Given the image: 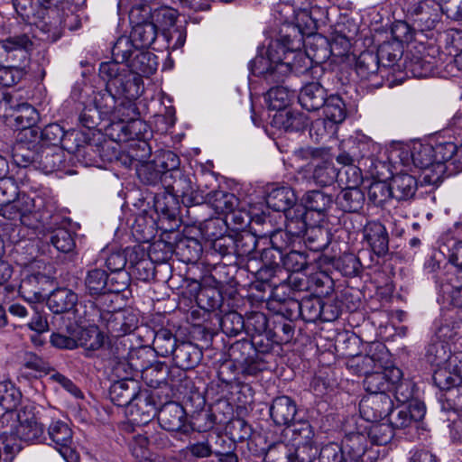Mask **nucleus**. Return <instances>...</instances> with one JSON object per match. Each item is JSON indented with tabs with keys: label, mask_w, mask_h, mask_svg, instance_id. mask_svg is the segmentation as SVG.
<instances>
[{
	"label": "nucleus",
	"mask_w": 462,
	"mask_h": 462,
	"mask_svg": "<svg viewBox=\"0 0 462 462\" xmlns=\"http://www.w3.org/2000/svg\"><path fill=\"white\" fill-rule=\"evenodd\" d=\"M179 342L171 329L162 328L154 332L152 348L157 356L167 357L171 356Z\"/></svg>",
	"instance_id": "864d4df0"
},
{
	"label": "nucleus",
	"mask_w": 462,
	"mask_h": 462,
	"mask_svg": "<svg viewBox=\"0 0 462 462\" xmlns=\"http://www.w3.org/2000/svg\"><path fill=\"white\" fill-rule=\"evenodd\" d=\"M157 31L158 28L152 21L151 23H143V24L134 25L130 37L135 44V49L149 48L156 40Z\"/></svg>",
	"instance_id": "4d7b16f0"
},
{
	"label": "nucleus",
	"mask_w": 462,
	"mask_h": 462,
	"mask_svg": "<svg viewBox=\"0 0 462 462\" xmlns=\"http://www.w3.org/2000/svg\"><path fill=\"white\" fill-rule=\"evenodd\" d=\"M411 157L414 167L435 174V163L437 162L433 144H415L411 152Z\"/></svg>",
	"instance_id": "de8ad7c7"
},
{
	"label": "nucleus",
	"mask_w": 462,
	"mask_h": 462,
	"mask_svg": "<svg viewBox=\"0 0 462 462\" xmlns=\"http://www.w3.org/2000/svg\"><path fill=\"white\" fill-rule=\"evenodd\" d=\"M240 387L241 386L232 383L226 384L218 379L212 381L208 385V395L216 398L217 403L214 406L215 411H217L223 408V414L226 420H230L233 416V406L228 402V399L233 393V390Z\"/></svg>",
	"instance_id": "c756f323"
},
{
	"label": "nucleus",
	"mask_w": 462,
	"mask_h": 462,
	"mask_svg": "<svg viewBox=\"0 0 462 462\" xmlns=\"http://www.w3.org/2000/svg\"><path fill=\"white\" fill-rule=\"evenodd\" d=\"M204 204L210 205L217 212L227 216L239 206V199L226 190H212L204 195Z\"/></svg>",
	"instance_id": "f704fd0d"
},
{
	"label": "nucleus",
	"mask_w": 462,
	"mask_h": 462,
	"mask_svg": "<svg viewBox=\"0 0 462 462\" xmlns=\"http://www.w3.org/2000/svg\"><path fill=\"white\" fill-rule=\"evenodd\" d=\"M8 117L12 119V125L16 130H23V134H26L34 132L33 126L39 120V113L29 103H20L16 100Z\"/></svg>",
	"instance_id": "a878e982"
},
{
	"label": "nucleus",
	"mask_w": 462,
	"mask_h": 462,
	"mask_svg": "<svg viewBox=\"0 0 462 462\" xmlns=\"http://www.w3.org/2000/svg\"><path fill=\"white\" fill-rule=\"evenodd\" d=\"M165 180L164 188L167 189L171 196L180 198L182 203L188 208V214L195 213L197 207L204 205L205 191L196 185L195 177L179 170L174 171Z\"/></svg>",
	"instance_id": "423d86ee"
},
{
	"label": "nucleus",
	"mask_w": 462,
	"mask_h": 462,
	"mask_svg": "<svg viewBox=\"0 0 462 462\" xmlns=\"http://www.w3.org/2000/svg\"><path fill=\"white\" fill-rule=\"evenodd\" d=\"M163 369H165L166 377L158 378L154 383L157 387H160L165 399H172L177 394H185L191 384V380L186 374L188 369L179 367L178 365L168 369L163 365H158L154 368L147 369L145 375L147 376L149 371L151 374L153 372L162 373Z\"/></svg>",
	"instance_id": "1a4fd4ad"
},
{
	"label": "nucleus",
	"mask_w": 462,
	"mask_h": 462,
	"mask_svg": "<svg viewBox=\"0 0 462 462\" xmlns=\"http://www.w3.org/2000/svg\"><path fill=\"white\" fill-rule=\"evenodd\" d=\"M140 388L138 381L130 377H125L115 381L111 384L109 398L115 405L119 407L126 406L129 409Z\"/></svg>",
	"instance_id": "393cba45"
},
{
	"label": "nucleus",
	"mask_w": 462,
	"mask_h": 462,
	"mask_svg": "<svg viewBox=\"0 0 462 462\" xmlns=\"http://www.w3.org/2000/svg\"><path fill=\"white\" fill-rule=\"evenodd\" d=\"M369 439L363 423L356 424V430L345 434L341 441L343 453L348 462H372L374 451L369 448Z\"/></svg>",
	"instance_id": "9d476101"
},
{
	"label": "nucleus",
	"mask_w": 462,
	"mask_h": 462,
	"mask_svg": "<svg viewBox=\"0 0 462 462\" xmlns=\"http://www.w3.org/2000/svg\"><path fill=\"white\" fill-rule=\"evenodd\" d=\"M17 14L27 23L35 25L43 34L41 39L55 42L62 35L61 17L58 6L45 2H10ZM51 4V2H46Z\"/></svg>",
	"instance_id": "20e7f679"
},
{
	"label": "nucleus",
	"mask_w": 462,
	"mask_h": 462,
	"mask_svg": "<svg viewBox=\"0 0 462 462\" xmlns=\"http://www.w3.org/2000/svg\"><path fill=\"white\" fill-rule=\"evenodd\" d=\"M307 50L305 53L310 56L314 65H320L326 62L333 55L330 41L320 34H315L309 38L307 44L303 42V46Z\"/></svg>",
	"instance_id": "c9c22d12"
},
{
	"label": "nucleus",
	"mask_w": 462,
	"mask_h": 462,
	"mask_svg": "<svg viewBox=\"0 0 462 462\" xmlns=\"http://www.w3.org/2000/svg\"><path fill=\"white\" fill-rule=\"evenodd\" d=\"M171 356L175 365L190 370L200 363L203 353L198 345L190 341H180Z\"/></svg>",
	"instance_id": "7c9ffc66"
},
{
	"label": "nucleus",
	"mask_w": 462,
	"mask_h": 462,
	"mask_svg": "<svg viewBox=\"0 0 462 462\" xmlns=\"http://www.w3.org/2000/svg\"><path fill=\"white\" fill-rule=\"evenodd\" d=\"M179 13L176 9L169 6H161L152 10V20L156 27L164 31L169 46L173 50L181 48L187 37L186 29L182 26H174Z\"/></svg>",
	"instance_id": "ddd939ff"
},
{
	"label": "nucleus",
	"mask_w": 462,
	"mask_h": 462,
	"mask_svg": "<svg viewBox=\"0 0 462 462\" xmlns=\"http://www.w3.org/2000/svg\"><path fill=\"white\" fill-rule=\"evenodd\" d=\"M457 144L451 141H438L433 145L437 162V163H435V175H437V180L446 172L447 166L453 153L457 151Z\"/></svg>",
	"instance_id": "13d9d810"
},
{
	"label": "nucleus",
	"mask_w": 462,
	"mask_h": 462,
	"mask_svg": "<svg viewBox=\"0 0 462 462\" xmlns=\"http://www.w3.org/2000/svg\"><path fill=\"white\" fill-rule=\"evenodd\" d=\"M390 186L393 198L398 201L413 198L418 189L417 180L408 173L393 176Z\"/></svg>",
	"instance_id": "58836bf2"
},
{
	"label": "nucleus",
	"mask_w": 462,
	"mask_h": 462,
	"mask_svg": "<svg viewBox=\"0 0 462 462\" xmlns=\"http://www.w3.org/2000/svg\"><path fill=\"white\" fill-rule=\"evenodd\" d=\"M336 161L339 164H351V162L363 165L365 171L368 172L374 171V162L368 164L367 162L361 161L360 149L358 145V135L350 136L344 140L340 144V152L336 157Z\"/></svg>",
	"instance_id": "473e14b6"
},
{
	"label": "nucleus",
	"mask_w": 462,
	"mask_h": 462,
	"mask_svg": "<svg viewBox=\"0 0 462 462\" xmlns=\"http://www.w3.org/2000/svg\"><path fill=\"white\" fill-rule=\"evenodd\" d=\"M115 113L114 118L123 117L127 121V143L147 138L149 126L139 118L140 114L134 102L125 100V103H122V106L116 107Z\"/></svg>",
	"instance_id": "a211bd4d"
},
{
	"label": "nucleus",
	"mask_w": 462,
	"mask_h": 462,
	"mask_svg": "<svg viewBox=\"0 0 462 462\" xmlns=\"http://www.w3.org/2000/svg\"><path fill=\"white\" fill-rule=\"evenodd\" d=\"M21 416L15 438L25 442L44 443V426L38 421L37 417L32 411V407H23L21 409Z\"/></svg>",
	"instance_id": "4be33fe9"
},
{
	"label": "nucleus",
	"mask_w": 462,
	"mask_h": 462,
	"mask_svg": "<svg viewBox=\"0 0 462 462\" xmlns=\"http://www.w3.org/2000/svg\"><path fill=\"white\" fill-rule=\"evenodd\" d=\"M78 300V295L73 291L67 288H59L50 294L47 305L53 313L60 314L72 310Z\"/></svg>",
	"instance_id": "4c0bfd02"
},
{
	"label": "nucleus",
	"mask_w": 462,
	"mask_h": 462,
	"mask_svg": "<svg viewBox=\"0 0 462 462\" xmlns=\"http://www.w3.org/2000/svg\"><path fill=\"white\" fill-rule=\"evenodd\" d=\"M303 200L305 212L310 210L319 214H324L335 202L330 194L320 189L309 190L305 194Z\"/></svg>",
	"instance_id": "bf43d9fd"
},
{
	"label": "nucleus",
	"mask_w": 462,
	"mask_h": 462,
	"mask_svg": "<svg viewBox=\"0 0 462 462\" xmlns=\"http://www.w3.org/2000/svg\"><path fill=\"white\" fill-rule=\"evenodd\" d=\"M363 241L378 258H385L389 252V234L380 221H368L363 227Z\"/></svg>",
	"instance_id": "aec40b11"
},
{
	"label": "nucleus",
	"mask_w": 462,
	"mask_h": 462,
	"mask_svg": "<svg viewBox=\"0 0 462 462\" xmlns=\"http://www.w3.org/2000/svg\"><path fill=\"white\" fill-rule=\"evenodd\" d=\"M304 243L310 251H323L330 243V233L320 226H309L304 234Z\"/></svg>",
	"instance_id": "052dcab7"
},
{
	"label": "nucleus",
	"mask_w": 462,
	"mask_h": 462,
	"mask_svg": "<svg viewBox=\"0 0 462 462\" xmlns=\"http://www.w3.org/2000/svg\"><path fill=\"white\" fill-rule=\"evenodd\" d=\"M426 414V406L420 400L411 401L407 404H402L395 410L393 408L389 416V421L394 430H405L408 428L418 429L419 423Z\"/></svg>",
	"instance_id": "2eb2a0df"
},
{
	"label": "nucleus",
	"mask_w": 462,
	"mask_h": 462,
	"mask_svg": "<svg viewBox=\"0 0 462 462\" xmlns=\"http://www.w3.org/2000/svg\"><path fill=\"white\" fill-rule=\"evenodd\" d=\"M293 319H283L281 316H273L272 327L269 328L277 346L288 344L292 341L295 334Z\"/></svg>",
	"instance_id": "603ef678"
},
{
	"label": "nucleus",
	"mask_w": 462,
	"mask_h": 462,
	"mask_svg": "<svg viewBox=\"0 0 462 462\" xmlns=\"http://www.w3.org/2000/svg\"><path fill=\"white\" fill-rule=\"evenodd\" d=\"M462 320L453 312L443 316L436 330L435 337L439 340H451L455 338L461 330Z\"/></svg>",
	"instance_id": "0e129e2a"
},
{
	"label": "nucleus",
	"mask_w": 462,
	"mask_h": 462,
	"mask_svg": "<svg viewBox=\"0 0 462 462\" xmlns=\"http://www.w3.org/2000/svg\"><path fill=\"white\" fill-rule=\"evenodd\" d=\"M233 236H235L236 256L256 258L258 239L255 235L248 231H242Z\"/></svg>",
	"instance_id": "e2e57ef3"
},
{
	"label": "nucleus",
	"mask_w": 462,
	"mask_h": 462,
	"mask_svg": "<svg viewBox=\"0 0 462 462\" xmlns=\"http://www.w3.org/2000/svg\"><path fill=\"white\" fill-rule=\"evenodd\" d=\"M134 168L140 181L145 185L156 186L161 183L164 187L165 180L169 178L168 175L164 176L163 170L160 169L153 160L135 163Z\"/></svg>",
	"instance_id": "09e8293b"
},
{
	"label": "nucleus",
	"mask_w": 462,
	"mask_h": 462,
	"mask_svg": "<svg viewBox=\"0 0 462 462\" xmlns=\"http://www.w3.org/2000/svg\"><path fill=\"white\" fill-rule=\"evenodd\" d=\"M265 202L268 208L284 214L298 206L297 196L294 190L288 186L273 188L267 193Z\"/></svg>",
	"instance_id": "c85d7f7f"
},
{
	"label": "nucleus",
	"mask_w": 462,
	"mask_h": 462,
	"mask_svg": "<svg viewBox=\"0 0 462 462\" xmlns=\"http://www.w3.org/2000/svg\"><path fill=\"white\" fill-rule=\"evenodd\" d=\"M432 380L435 386L444 393L462 383V380L453 369L449 368L448 365L438 366L434 370Z\"/></svg>",
	"instance_id": "338daca9"
},
{
	"label": "nucleus",
	"mask_w": 462,
	"mask_h": 462,
	"mask_svg": "<svg viewBox=\"0 0 462 462\" xmlns=\"http://www.w3.org/2000/svg\"><path fill=\"white\" fill-rule=\"evenodd\" d=\"M17 196V187L11 183V193L6 199L0 198L1 215L10 220L19 219L22 223L25 222V217L31 214L34 208V203L32 199L26 195Z\"/></svg>",
	"instance_id": "dca6fc26"
},
{
	"label": "nucleus",
	"mask_w": 462,
	"mask_h": 462,
	"mask_svg": "<svg viewBox=\"0 0 462 462\" xmlns=\"http://www.w3.org/2000/svg\"><path fill=\"white\" fill-rule=\"evenodd\" d=\"M448 342L432 337L426 347L425 358L432 366L449 365L452 357Z\"/></svg>",
	"instance_id": "79ce46f5"
},
{
	"label": "nucleus",
	"mask_w": 462,
	"mask_h": 462,
	"mask_svg": "<svg viewBox=\"0 0 462 462\" xmlns=\"http://www.w3.org/2000/svg\"><path fill=\"white\" fill-rule=\"evenodd\" d=\"M76 234L68 228L58 227L51 231L50 243L59 251L64 254L72 253L76 247Z\"/></svg>",
	"instance_id": "774afa93"
},
{
	"label": "nucleus",
	"mask_w": 462,
	"mask_h": 462,
	"mask_svg": "<svg viewBox=\"0 0 462 462\" xmlns=\"http://www.w3.org/2000/svg\"><path fill=\"white\" fill-rule=\"evenodd\" d=\"M402 66L415 78H427L434 73L436 60L433 57L406 54Z\"/></svg>",
	"instance_id": "a19ab883"
},
{
	"label": "nucleus",
	"mask_w": 462,
	"mask_h": 462,
	"mask_svg": "<svg viewBox=\"0 0 462 462\" xmlns=\"http://www.w3.org/2000/svg\"><path fill=\"white\" fill-rule=\"evenodd\" d=\"M327 89L319 81L304 84L299 93L298 99L301 107L307 111H317L326 104Z\"/></svg>",
	"instance_id": "bb28decb"
},
{
	"label": "nucleus",
	"mask_w": 462,
	"mask_h": 462,
	"mask_svg": "<svg viewBox=\"0 0 462 462\" xmlns=\"http://www.w3.org/2000/svg\"><path fill=\"white\" fill-rule=\"evenodd\" d=\"M108 273L98 267L89 268L84 278L86 293L97 297L106 294Z\"/></svg>",
	"instance_id": "c03bdc74"
},
{
	"label": "nucleus",
	"mask_w": 462,
	"mask_h": 462,
	"mask_svg": "<svg viewBox=\"0 0 462 462\" xmlns=\"http://www.w3.org/2000/svg\"><path fill=\"white\" fill-rule=\"evenodd\" d=\"M303 46V34L295 25L287 27L285 33L272 41L263 54L264 47L258 48V54L249 62V69L254 76L263 77L268 83H281L288 76L287 65L281 64L286 51H293Z\"/></svg>",
	"instance_id": "f257e3e1"
},
{
	"label": "nucleus",
	"mask_w": 462,
	"mask_h": 462,
	"mask_svg": "<svg viewBox=\"0 0 462 462\" xmlns=\"http://www.w3.org/2000/svg\"><path fill=\"white\" fill-rule=\"evenodd\" d=\"M6 60L25 67L31 59L33 42L27 33L9 36L1 42Z\"/></svg>",
	"instance_id": "f3484780"
},
{
	"label": "nucleus",
	"mask_w": 462,
	"mask_h": 462,
	"mask_svg": "<svg viewBox=\"0 0 462 462\" xmlns=\"http://www.w3.org/2000/svg\"><path fill=\"white\" fill-rule=\"evenodd\" d=\"M51 365L43 357L33 352H26L21 365V374L26 378L42 377L50 373Z\"/></svg>",
	"instance_id": "37998d69"
},
{
	"label": "nucleus",
	"mask_w": 462,
	"mask_h": 462,
	"mask_svg": "<svg viewBox=\"0 0 462 462\" xmlns=\"http://www.w3.org/2000/svg\"><path fill=\"white\" fill-rule=\"evenodd\" d=\"M270 415L276 425L291 426L296 421L297 405L293 399L282 395L274 398L270 406Z\"/></svg>",
	"instance_id": "cd10ccee"
},
{
	"label": "nucleus",
	"mask_w": 462,
	"mask_h": 462,
	"mask_svg": "<svg viewBox=\"0 0 462 462\" xmlns=\"http://www.w3.org/2000/svg\"><path fill=\"white\" fill-rule=\"evenodd\" d=\"M393 402L388 393L366 394L359 402L360 416L366 422H376L390 416Z\"/></svg>",
	"instance_id": "4468645a"
},
{
	"label": "nucleus",
	"mask_w": 462,
	"mask_h": 462,
	"mask_svg": "<svg viewBox=\"0 0 462 462\" xmlns=\"http://www.w3.org/2000/svg\"><path fill=\"white\" fill-rule=\"evenodd\" d=\"M17 14L27 23L35 25L43 34L41 39L55 42L62 35L61 17L58 6L45 2H10ZM51 4V2H46Z\"/></svg>",
	"instance_id": "7ed1b4c3"
},
{
	"label": "nucleus",
	"mask_w": 462,
	"mask_h": 462,
	"mask_svg": "<svg viewBox=\"0 0 462 462\" xmlns=\"http://www.w3.org/2000/svg\"><path fill=\"white\" fill-rule=\"evenodd\" d=\"M371 423V425L363 424L370 443L381 446L390 443L394 437L395 430L389 420L387 422H380L378 420Z\"/></svg>",
	"instance_id": "3c124183"
},
{
	"label": "nucleus",
	"mask_w": 462,
	"mask_h": 462,
	"mask_svg": "<svg viewBox=\"0 0 462 462\" xmlns=\"http://www.w3.org/2000/svg\"><path fill=\"white\" fill-rule=\"evenodd\" d=\"M272 124L286 133L302 132L309 125L308 117L304 114L291 110L276 112Z\"/></svg>",
	"instance_id": "2f4dec72"
},
{
	"label": "nucleus",
	"mask_w": 462,
	"mask_h": 462,
	"mask_svg": "<svg viewBox=\"0 0 462 462\" xmlns=\"http://www.w3.org/2000/svg\"><path fill=\"white\" fill-rule=\"evenodd\" d=\"M355 69L362 81H370L372 86L381 87L383 85V68L378 57L373 51H363L356 58Z\"/></svg>",
	"instance_id": "b1692460"
},
{
	"label": "nucleus",
	"mask_w": 462,
	"mask_h": 462,
	"mask_svg": "<svg viewBox=\"0 0 462 462\" xmlns=\"http://www.w3.org/2000/svg\"><path fill=\"white\" fill-rule=\"evenodd\" d=\"M403 45L399 42H383L379 45L377 51L374 53L379 60L382 68H396L401 69L402 64L400 63L403 56Z\"/></svg>",
	"instance_id": "e433bc0d"
},
{
	"label": "nucleus",
	"mask_w": 462,
	"mask_h": 462,
	"mask_svg": "<svg viewBox=\"0 0 462 462\" xmlns=\"http://www.w3.org/2000/svg\"><path fill=\"white\" fill-rule=\"evenodd\" d=\"M284 288H277L272 291L267 298L260 297L261 300H266V307L273 312V316H281L283 319L296 320L298 319V300L284 297Z\"/></svg>",
	"instance_id": "5701e85b"
},
{
	"label": "nucleus",
	"mask_w": 462,
	"mask_h": 462,
	"mask_svg": "<svg viewBox=\"0 0 462 462\" xmlns=\"http://www.w3.org/2000/svg\"><path fill=\"white\" fill-rule=\"evenodd\" d=\"M141 50L135 49L134 56L125 65L140 77L142 75H152L156 71L158 66L156 56L149 51H143Z\"/></svg>",
	"instance_id": "49530a36"
},
{
	"label": "nucleus",
	"mask_w": 462,
	"mask_h": 462,
	"mask_svg": "<svg viewBox=\"0 0 462 462\" xmlns=\"http://www.w3.org/2000/svg\"><path fill=\"white\" fill-rule=\"evenodd\" d=\"M422 2H404V10H407V16L418 23L420 30L433 29L437 22V15L431 17L429 12L424 11Z\"/></svg>",
	"instance_id": "69168bd1"
},
{
	"label": "nucleus",
	"mask_w": 462,
	"mask_h": 462,
	"mask_svg": "<svg viewBox=\"0 0 462 462\" xmlns=\"http://www.w3.org/2000/svg\"><path fill=\"white\" fill-rule=\"evenodd\" d=\"M154 208L157 213L161 215L162 219H165L171 225L165 228V230H172L175 226H178V213L179 208L176 199L170 196H163L162 198L156 197L154 201Z\"/></svg>",
	"instance_id": "5fc2aeb1"
},
{
	"label": "nucleus",
	"mask_w": 462,
	"mask_h": 462,
	"mask_svg": "<svg viewBox=\"0 0 462 462\" xmlns=\"http://www.w3.org/2000/svg\"><path fill=\"white\" fill-rule=\"evenodd\" d=\"M305 209L301 205L289 210L285 217V230L295 239L304 236L308 229Z\"/></svg>",
	"instance_id": "6e6d98bb"
},
{
	"label": "nucleus",
	"mask_w": 462,
	"mask_h": 462,
	"mask_svg": "<svg viewBox=\"0 0 462 462\" xmlns=\"http://www.w3.org/2000/svg\"><path fill=\"white\" fill-rule=\"evenodd\" d=\"M157 416L159 424L164 430L180 432L186 436L195 430L193 424L188 420L185 409L171 399L163 402Z\"/></svg>",
	"instance_id": "f8f14e48"
},
{
	"label": "nucleus",
	"mask_w": 462,
	"mask_h": 462,
	"mask_svg": "<svg viewBox=\"0 0 462 462\" xmlns=\"http://www.w3.org/2000/svg\"><path fill=\"white\" fill-rule=\"evenodd\" d=\"M301 48L293 51H286V54L282 55L281 64L287 65L288 75L291 72L296 75L310 74L313 79H319L324 74V69L320 65H314L310 60V56L305 51H301Z\"/></svg>",
	"instance_id": "412c9836"
},
{
	"label": "nucleus",
	"mask_w": 462,
	"mask_h": 462,
	"mask_svg": "<svg viewBox=\"0 0 462 462\" xmlns=\"http://www.w3.org/2000/svg\"><path fill=\"white\" fill-rule=\"evenodd\" d=\"M271 88L264 96V100L270 110L281 112L286 110L285 108L290 104L291 97L293 92L290 91L286 87L279 85Z\"/></svg>",
	"instance_id": "680f3d73"
},
{
	"label": "nucleus",
	"mask_w": 462,
	"mask_h": 462,
	"mask_svg": "<svg viewBox=\"0 0 462 462\" xmlns=\"http://www.w3.org/2000/svg\"><path fill=\"white\" fill-rule=\"evenodd\" d=\"M365 200V193L360 188L346 187L337 194L335 203L343 212L356 213L363 208Z\"/></svg>",
	"instance_id": "72a5a7b5"
},
{
	"label": "nucleus",
	"mask_w": 462,
	"mask_h": 462,
	"mask_svg": "<svg viewBox=\"0 0 462 462\" xmlns=\"http://www.w3.org/2000/svg\"><path fill=\"white\" fill-rule=\"evenodd\" d=\"M325 118L329 122V128L341 124L346 117V107L344 100L339 95L332 94L326 98V104L321 107Z\"/></svg>",
	"instance_id": "a18cd8bd"
},
{
	"label": "nucleus",
	"mask_w": 462,
	"mask_h": 462,
	"mask_svg": "<svg viewBox=\"0 0 462 462\" xmlns=\"http://www.w3.org/2000/svg\"><path fill=\"white\" fill-rule=\"evenodd\" d=\"M165 397L160 387L151 381L150 388H140L129 408L132 420L138 424H146L157 416Z\"/></svg>",
	"instance_id": "0eeeda50"
},
{
	"label": "nucleus",
	"mask_w": 462,
	"mask_h": 462,
	"mask_svg": "<svg viewBox=\"0 0 462 462\" xmlns=\"http://www.w3.org/2000/svg\"><path fill=\"white\" fill-rule=\"evenodd\" d=\"M358 145L361 161L367 162L368 164L371 163V161L374 162L373 166H374V171L369 173L373 176H383V169L389 170V165L385 162L379 161L375 158L374 153L380 149L379 145L364 134L358 135Z\"/></svg>",
	"instance_id": "ea45409f"
},
{
	"label": "nucleus",
	"mask_w": 462,
	"mask_h": 462,
	"mask_svg": "<svg viewBox=\"0 0 462 462\" xmlns=\"http://www.w3.org/2000/svg\"><path fill=\"white\" fill-rule=\"evenodd\" d=\"M99 76L106 82V88L116 100V106H122L125 100L134 102L143 92L142 77L129 69L125 64L102 62Z\"/></svg>",
	"instance_id": "f03ea898"
},
{
	"label": "nucleus",
	"mask_w": 462,
	"mask_h": 462,
	"mask_svg": "<svg viewBox=\"0 0 462 462\" xmlns=\"http://www.w3.org/2000/svg\"><path fill=\"white\" fill-rule=\"evenodd\" d=\"M202 252V245L197 238L184 236L176 242L175 253L183 263H196L200 258Z\"/></svg>",
	"instance_id": "8fccbe9b"
},
{
	"label": "nucleus",
	"mask_w": 462,
	"mask_h": 462,
	"mask_svg": "<svg viewBox=\"0 0 462 462\" xmlns=\"http://www.w3.org/2000/svg\"><path fill=\"white\" fill-rule=\"evenodd\" d=\"M46 444L52 446L66 462H76L79 456L73 448V432L69 425L60 420H52L45 433Z\"/></svg>",
	"instance_id": "9b49d317"
},
{
	"label": "nucleus",
	"mask_w": 462,
	"mask_h": 462,
	"mask_svg": "<svg viewBox=\"0 0 462 462\" xmlns=\"http://www.w3.org/2000/svg\"><path fill=\"white\" fill-rule=\"evenodd\" d=\"M93 103L86 106L79 116V124L89 130L99 127L108 116L114 117L117 107L115 97L106 90L94 92Z\"/></svg>",
	"instance_id": "6e6552de"
},
{
	"label": "nucleus",
	"mask_w": 462,
	"mask_h": 462,
	"mask_svg": "<svg viewBox=\"0 0 462 462\" xmlns=\"http://www.w3.org/2000/svg\"><path fill=\"white\" fill-rule=\"evenodd\" d=\"M12 157L18 167H32L46 174L60 170L65 163V152L60 146L20 144L14 148Z\"/></svg>",
	"instance_id": "39448f33"
},
{
	"label": "nucleus",
	"mask_w": 462,
	"mask_h": 462,
	"mask_svg": "<svg viewBox=\"0 0 462 462\" xmlns=\"http://www.w3.org/2000/svg\"><path fill=\"white\" fill-rule=\"evenodd\" d=\"M402 376V371L396 366L384 368L383 371L365 372L363 386L367 394L388 393L391 386Z\"/></svg>",
	"instance_id": "6ab92c4d"
}]
</instances>
